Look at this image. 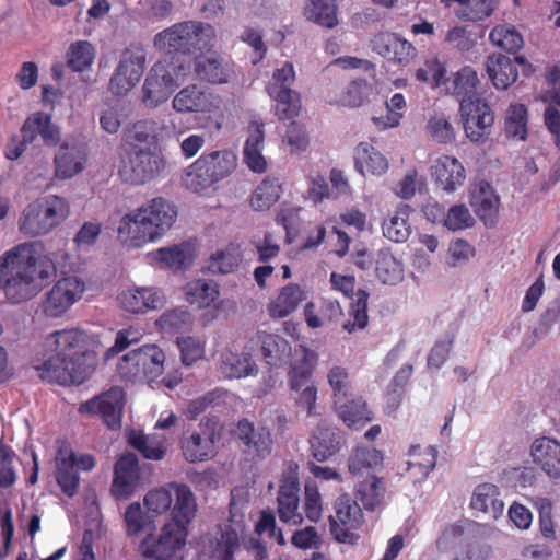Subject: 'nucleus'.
<instances>
[{"label": "nucleus", "mask_w": 560, "mask_h": 560, "mask_svg": "<svg viewBox=\"0 0 560 560\" xmlns=\"http://www.w3.org/2000/svg\"><path fill=\"white\" fill-rule=\"evenodd\" d=\"M69 214V203L65 198L51 195L30 203L20 220L23 234L36 236L50 232Z\"/></svg>", "instance_id": "5"}, {"label": "nucleus", "mask_w": 560, "mask_h": 560, "mask_svg": "<svg viewBox=\"0 0 560 560\" xmlns=\"http://www.w3.org/2000/svg\"><path fill=\"white\" fill-rule=\"evenodd\" d=\"M334 406L338 417L350 429L359 430L373 419L372 411L361 397L335 400Z\"/></svg>", "instance_id": "34"}, {"label": "nucleus", "mask_w": 560, "mask_h": 560, "mask_svg": "<svg viewBox=\"0 0 560 560\" xmlns=\"http://www.w3.org/2000/svg\"><path fill=\"white\" fill-rule=\"evenodd\" d=\"M242 452L252 460H262L271 454L272 438L264 425H255L246 418L241 419L232 432Z\"/></svg>", "instance_id": "15"}, {"label": "nucleus", "mask_w": 560, "mask_h": 560, "mask_svg": "<svg viewBox=\"0 0 560 560\" xmlns=\"http://www.w3.org/2000/svg\"><path fill=\"white\" fill-rule=\"evenodd\" d=\"M355 170L363 176L383 175L388 170V161L385 155L368 142H360L354 149Z\"/></svg>", "instance_id": "36"}, {"label": "nucleus", "mask_w": 560, "mask_h": 560, "mask_svg": "<svg viewBox=\"0 0 560 560\" xmlns=\"http://www.w3.org/2000/svg\"><path fill=\"white\" fill-rule=\"evenodd\" d=\"M533 462L549 477L560 476V442L556 439L541 436L530 445Z\"/></svg>", "instance_id": "27"}, {"label": "nucleus", "mask_w": 560, "mask_h": 560, "mask_svg": "<svg viewBox=\"0 0 560 560\" xmlns=\"http://www.w3.org/2000/svg\"><path fill=\"white\" fill-rule=\"evenodd\" d=\"M40 242L22 243L0 257V289L12 304L36 296L55 272Z\"/></svg>", "instance_id": "1"}, {"label": "nucleus", "mask_w": 560, "mask_h": 560, "mask_svg": "<svg viewBox=\"0 0 560 560\" xmlns=\"http://www.w3.org/2000/svg\"><path fill=\"white\" fill-rule=\"evenodd\" d=\"M48 340L52 341L56 352L68 357L75 364H84V370L93 373L96 354L91 347L94 341L85 330L80 328L56 330L49 334Z\"/></svg>", "instance_id": "8"}, {"label": "nucleus", "mask_w": 560, "mask_h": 560, "mask_svg": "<svg viewBox=\"0 0 560 560\" xmlns=\"http://www.w3.org/2000/svg\"><path fill=\"white\" fill-rule=\"evenodd\" d=\"M409 459L406 462V471L413 480H422L434 469L438 452L433 446L421 450L420 445H411L408 451Z\"/></svg>", "instance_id": "39"}, {"label": "nucleus", "mask_w": 560, "mask_h": 560, "mask_svg": "<svg viewBox=\"0 0 560 560\" xmlns=\"http://www.w3.org/2000/svg\"><path fill=\"white\" fill-rule=\"evenodd\" d=\"M313 457L325 462L340 448V438L336 428L320 422L310 440Z\"/></svg>", "instance_id": "35"}, {"label": "nucleus", "mask_w": 560, "mask_h": 560, "mask_svg": "<svg viewBox=\"0 0 560 560\" xmlns=\"http://www.w3.org/2000/svg\"><path fill=\"white\" fill-rule=\"evenodd\" d=\"M528 110L524 104H511L504 119L505 136L514 140H525L528 128Z\"/></svg>", "instance_id": "48"}, {"label": "nucleus", "mask_w": 560, "mask_h": 560, "mask_svg": "<svg viewBox=\"0 0 560 560\" xmlns=\"http://www.w3.org/2000/svg\"><path fill=\"white\" fill-rule=\"evenodd\" d=\"M375 264L376 277L384 284H395L402 279V266L389 252L380 250Z\"/></svg>", "instance_id": "56"}, {"label": "nucleus", "mask_w": 560, "mask_h": 560, "mask_svg": "<svg viewBox=\"0 0 560 560\" xmlns=\"http://www.w3.org/2000/svg\"><path fill=\"white\" fill-rule=\"evenodd\" d=\"M282 194L279 178L266 176L253 190L249 206L254 211H267L278 202Z\"/></svg>", "instance_id": "42"}, {"label": "nucleus", "mask_w": 560, "mask_h": 560, "mask_svg": "<svg viewBox=\"0 0 560 560\" xmlns=\"http://www.w3.org/2000/svg\"><path fill=\"white\" fill-rule=\"evenodd\" d=\"M304 299V292L298 284L283 287L278 296L268 305L272 318H283L296 310Z\"/></svg>", "instance_id": "44"}, {"label": "nucleus", "mask_w": 560, "mask_h": 560, "mask_svg": "<svg viewBox=\"0 0 560 560\" xmlns=\"http://www.w3.org/2000/svg\"><path fill=\"white\" fill-rule=\"evenodd\" d=\"M165 162L161 154L149 149L135 148L127 154L119 174L121 178L131 185H143L155 178Z\"/></svg>", "instance_id": "13"}, {"label": "nucleus", "mask_w": 560, "mask_h": 560, "mask_svg": "<svg viewBox=\"0 0 560 560\" xmlns=\"http://www.w3.org/2000/svg\"><path fill=\"white\" fill-rule=\"evenodd\" d=\"M119 302L125 311L139 314L162 307L164 295L156 288L142 287L122 292Z\"/></svg>", "instance_id": "28"}, {"label": "nucleus", "mask_w": 560, "mask_h": 560, "mask_svg": "<svg viewBox=\"0 0 560 560\" xmlns=\"http://www.w3.org/2000/svg\"><path fill=\"white\" fill-rule=\"evenodd\" d=\"M478 85L479 78L477 72L471 67L465 66L453 75V79L447 78L444 91L447 94L460 97V100L478 97L476 95Z\"/></svg>", "instance_id": "43"}, {"label": "nucleus", "mask_w": 560, "mask_h": 560, "mask_svg": "<svg viewBox=\"0 0 560 560\" xmlns=\"http://www.w3.org/2000/svg\"><path fill=\"white\" fill-rule=\"evenodd\" d=\"M176 218V206L163 197H155L120 219L118 237L131 247H141L163 236Z\"/></svg>", "instance_id": "2"}, {"label": "nucleus", "mask_w": 560, "mask_h": 560, "mask_svg": "<svg viewBox=\"0 0 560 560\" xmlns=\"http://www.w3.org/2000/svg\"><path fill=\"white\" fill-rule=\"evenodd\" d=\"M405 107V96L401 93H395L389 101L386 102L385 115L374 116L372 120L378 129L396 127L402 118V113L400 110Z\"/></svg>", "instance_id": "61"}, {"label": "nucleus", "mask_w": 560, "mask_h": 560, "mask_svg": "<svg viewBox=\"0 0 560 560\" xmlns=\"http://www.w3.org/2000/svg\"><path fill=\"white\" fill-rule=\"evenodd\" d=\"M470 506L472 510L480 511L491 518L500 517L504 510V503L500 498L499 488L488 482L476 487Z\"/></svg>", "instance_id": "37"}, {"label": "nucleus", "mask_w": 560, "mask_h": 560, "mask_svg": "<svg viewBox=\"0 0 560 560\" xmlns=\"http://www.w3.org/2000/svg\"><path fill=\"white\" fill-rule=\"evenodd\" d=\"M145 67V54L142 48H127L113 73L108 89L115 95L129 92L141 79Z\"/></svg>", "instance_id": "16"}, {"label": "nucleus", "mask_w": 560, "mask_h": 560, "mask_svg": "<svg viewBox=\"0 0 560 560\" xmlns=\"http://www.w3.org/2000/svg\"><path fill=\"white\" fill-rule=\"evenodd\" d=\"M188 529L176 524H164L158 538L148 534L140 542L139 549L145 559L182 560L178 556L186 544Z\"/></svg>", "instance_id": "11"}, {"label": "nucleus", "mask_w": 560, "mask_h": 560, "mask_svg": "<svg viewBox=\"0 0 560 560\" xmlns=\"http://www.w3.org/2000/svg\"><path fill=\"white\" fill-rule=\"evenodd\" d=\"M431 170L438 186L447 192L455 191L465 183L466 170L454 156L441 155L434 161Z\"/></svg>", "instance_id": "24"}, {"label": "nucleus", "mask_w": 560, "mask_h": 560, "mask_svg": "<svg viewBox=\"0 0 560 560\" xmlns=\"http://www.w3.org/2000/svg\"><path fill=\"white\" fill-rule=\"evenodd\" d=\"M124 405V389L113 386L101 395L82 402L78 410L81 415L100 416L108 428L116 429L120 427Z\"/></svg>", "instance_id": "18"}, {"label": "nucleus", "mask_w": 560, "mask_h": 560, "mask_svg": "<svg viewBox=\"0 0 560 560\" xmlns=\"http://www.w3.org/2000/svg\"><path fill=\"white\" fill-rule=\"evenodd\" d=\"M305 16L327 28L338 24L336 0H307Z\"/></svg>", "instance_id": "50"}, {"label": "nucleus", "mask_w": 560, "mask_h": 560, "mask_svg": "<svg viewBox=\"0 0 560 560\" xmlns=\"http://www.w3.org/2000/svg\"><path fill=\"white\" fill-rule=\"evenodd\" d=\"M300 483L295 476H283L279 487L277 502L278 515L282 522L300 524L302 515L299 512Z\"/></svg>", "instance_id": "25"}, {"label": "nucleus", "mask_w": 560, "mask_h": 560, "mask_svg": "<svg viewBox=\"0 0 560 560\" xmlns=\"http://www.w3.org/2000/svg\"><path fill=\"white\" fill-rule=\"evenodd\" d=\"M492 45L510 54L517 52L524 45V39L515 26L500 24L492 28L489 34Z\"/></svg>", "instance_id": "54"}, {"label": "nucleus", "mask_w": 560, "mask_h": 560, "mask_svg": "<svg viewBox=\"0 0 560 560\" xmlns=\"http://www.w3.org/2000/svg\"><path fill=\"white\" fill-rule=\"evenodd\" d=\"M186 301L198 308L210 306L219 298V287L212 280L195 279L185 285Z\"/></svg>", "instance_id": "45"}, {"label": "nucleus", "mask_w": 560, "mask_h": 560, "mask_svg": "<svg viewBox=\"0 0 560 560\" xmlns=\"http://www.w3.org/2000/svg\"><path fill=\"white\" fill-rule=\"evenodd\" d=\"M250 349L254 346L260 348L264 360L272 366L279 365L291 354V346L287 339L277 334L257 331L249 339Z\"/></svg>", "instance_id": "29"}, {"label": "nucleus", "mask_w": 560, "mask_h": 560, "mask_svg": "<svg viewBox=\"0 0 560 560\" xmlns=\"http://www.w3.org/2000/svg\"><path fill=\"white\" fill-rule=\"evenodd\" d=\"M372 49L384 59L398 65H407L417 56V49L410 42L393 33L375 35Z\"/></svg>", "instance_id": "21"}, {"label": "nucleus", "mask_w": 560, "mask_h": 560, "mask_svg": "<svg viewBox=\"0 0 560 560\" xmlns=\"http://www.w3.org/2000/svg\"><path fill=\"white\" fill-rule=\"evenodd\" d=\"M470 205L486 226H493L499 211V197L488 182H480L471 191Z\"/></svg>", "instance_id": "30"}, {"label": "nucleus", "mask_w": 560, "mask_h": 560, "mask_svg": "<svg viewBox=\"0 0 560 560\" xmlns=\"http://www.w3.org/2000/svg\"><path fill=\"white\" fill-rule=\"evenodd\" d=\"M459 112L466 137L474 143H485L494 122V113L487 101L480 97L462 98Z\"/></svg>", "instance_id": "12"}, {"label": "nucleus", "mask_w": 560, "mask_h": 560, "mask_svg": "<svg viewBox=\"0 0 560 560\" xmlns=\"http://www.w3.org/2000/svg\"><path fill=\"white\" fill-rule=\"evenodd\" d=\"M66 451L65 447L58 451L56 480L61 491L71 498L78 491L80 478L74 468V453L71 450L68 453Z\"/></svg>", "instance_id": "38"}, {"label": "nucleus", "mask_w": 560, "mask_h": 560, "mask_svg": "<svg viewBox=\"0 0 560 560\" xmlns=\"http://www.w3.org/2000/svg\"><path fill=\"white\" fill-rule=\"evenodd\" d=\"M384 494L385 482L381 477L371 476L357 487V497L369 511H374L382 503Z\"/></svg>", "instance_id": "51"}, {"label": "nucleus", "mask_w": 560, "mask_h": 560, "mask_svg": "<svg viewBox=\"0 0 560 560\" xmlns=\"http://www.w3.org/2000/svg\"><path fill=\"white\" fill-rule=\"evenodd\" d=\"M384 453L371 445H357L348 457V469L353 476L370 474L383 467Z\"/></svg>", "instance_id": "33"}, {"label": "nucleus", "mask_w": 560, "mask_h": 560, "mask_svg": "<svg viewBox=\"0 0 560 560\" xmlns=\"http://www.w3.org/2000/svg\"><path fill=\"white\" fill-rule=\"evenodd\" d=\"M370 92L371 85L366 80H353L343 91L342 96L339 100H335V103L348 107H359L369 97Z\"/></svg>", "instance_id": "62"}, {"label": "nucleus", "mask_w": 560, "mask_h": 560, "mask_svg": "<svg viewBox=\"0 0 560 560\" xmlns=\"http://www.w3.org/2000/svg\"><path fill=\"white\" fill-rule=\"evenodd\" d=\"M445 65L438 58L428 59L416 70L417 81L425 83L431 88H442L444 90L447 77Z\"/></svg>", "instance_id": "57"}, {"label": "nucleus", "mask_w": 560, "mask_h": 560, "mask_svg": "<svg viewBox=\"0 0 560 560\" xmlns=\"http://www.w3.org/2000/svg\"><path fill=\"white\" fill-rule=\"evenodd\" d=\"M334 509L335 515L329 516L330 534L338 542L357 544L360 536L355 530L364 521L360 505L349 494L345 493L336 499Z\"/></svg>", "instance_id": "10"}, {"label": "nucleus", "mask_w": 560, "mask_h": 560, "mask_svg": "<svg viewBox=\"0 0 560 560\" xmlns=\"http://www.w3.org/2000/svg\"><path fill=\"white\" fill-rule=\"evenodd\" d=\"M498 0H462L458 1L456 15L465 21L477 22L491 15Z\"/></svg>", "instance_id": "59"}, {"label": "nucleus", "mask_w": 560, "mask_h": 560, "mask_svg": "<svg viewBox=\"0 0 560 560\" xmlns=\"http://www.w3.org/2000/svg\"><path fill=\"white\" fill-rule=\"evenodd\" d=\"M168 487L175 493V503L171 512L172 518L167 523L176 524L187 529L197 512L195 495L185 483L170 482Z\"/></svg>", "instance_id": "32"}, {"label": "nucleus", "mask_w": 560, "mask_h": 560, "mask_svg": "<svg viewBox=\"0 0 560 560\" xmlns=\"http://www.w3.org/2000/svg\"><path fill=\"white\" fill-rule=\"evenodd\" d=\"M265 125L259 119H253L248 126V137L244 144L243 161L247 167L261 174L267 170V160L262 155L265 144Z\"/></svg>", "instance_id": "26"}, {"label": "nucleus", "mask_w": 560, "mask_h": 560, "mask_svg": "<svg viewBox=\"0 0 560 560\" xmlns=\"http://www.w3.org/2000/svg\"><path fill=\"white\" fill-rule=\"evenodd\" d=\"M410 212L411 208L408 205L397 207L394 214L383 222L384 236L396 243L406 242L411 233V228L408 223Z\"/></svg>", "instance_id": "46"}, {"label": "nucleus", "mask_w": 560, "mask_h": 560, "mask_svg": "<svg viewBox=\"0 0 560 560\" xmlns=\"http://www.w3.org/2000/svg\"><path fill=\"white\" fill-rule=\"evenodd\" d=\"M85 289V282L80 277H61L45 293L40 303L43 314L49 318L63 316L82 299Z\"/></svg>", "instance_id": "9"}, {"label": "nucleus", "mask_w": 560, "mask_h": 560, "mask_svg": "<svg viewBox=\"0 0 560 560\" xmlns=\"http://www.w3.org/2000/svg\"><path fill=\"white\" fill-rule=\"evenodd\" d=\"M141 382L152 383L163 374L165 354L161 348L155 345H145L142 347Z\"/></svg>", "instance_id": "53"}, {"label": "nucleus", "mask_w": 560, "mask_h": 560, "mask_svg": "<svg viewBox=\"0 0 560 560\" xmlns=\"http://www.w3.org/2000/svg\"><path fill=\"white\" fill-rule=\"evenodd\" d=\"M194 72L199 81L209 84H226L234 75L233 65L218 55L196 56Z\"/></svg>", "instance_id": "23"}, {"label": "nucleus", "mask_w": 560, "mask_h": 560, "mask_svg": "<svg viewBox=\"0 0 560 560\" xmlns=\"http://www.w3.org/2000/svg\"><path fill=\"white\" fill-rule=\"evenodd\" d=\"M86 152L79 144H62L55 155V175L57 178H71L84 168Z\"/></svg>", "instance_id": "31"}, {"label": "nucleus", "mask_w": 560, "mask_h": 560, "mask_svg": "<svg viewBox=\"0 0 560 560\" xmlns=\"http://www.w3.org/2000/svg\"><path fill=\"white\" fill-rule=\"evenodd\" d=\"M213 40L214 31L211 25L199 21H184L155 34L153 46L165 55H190L210 48Z\"/></svg>", "instance_id": "3"}, {"label": "nucleus", "mask_w": 560, "mask_h": 560, "mask_svg": "<svg viewBox=\"0 0 560 560\" xmlns=\"http://www.w3.org/2000/svg\"><path fill=\"white\" fill-rule=\"evenodd\" d=\"M21 138L13 136L7 143L4 155L8 160H18L26 147L33 143L40 136L46 147L54 148L61 140V132L57 125L51 121V116L44 112H35L30 115L21 127Z\"/></svg>", "instance_id": "6"}, {"label": "nucleus", "mask_w": 560, "mask_h": 560, "mask_svg": "<svg viewBox=\"0 0 560 560\" xmlns=\"http://www.w3.org/2000/svg\"><path fill=\"white\" fill-rule=\"evenodd\" d=\"M369 292L359 289L355 292V298L352 299V303L350 306L349 315L351 319L343 324L345 330L348 332H352L355 329H363L368 325L369 315H368V301H369Z\"/></svg>", "instance_id": "60"}, {"label": "nucleus", "mask_w": 560, "mask_h": 560, "mask_svg": "<svg viewBox=\"0 0 560 560\" xmlns=\"http://www.w3.org/2000/svg\"><path fill=\"white\" fill-rule=\"evenodd\" d=\"M128 443L147 459L160 460L166 453L164 439L155 435H145L141 432L131 431L128 436Z\"/></svg>", "instance_id": "49"}, {"label": "nucleus", "mask_w": 560, "mask_h": 560, "mask_svg": "<svg viewBox=\"0 0 560 560\" xmlns=\"http://www.w3.org/2000/svg\"><path fill=\"white\" fill-rule=\"evenodd\" d=\"M95 58V49L88 40L72 43L67 50V66L74 72L89 69Z\"/></svg>", "instance_id": "55"}, {"label": "nucleus", "mask_w": 560, "mask_h": 560, "mask_svg": "<svg viewBox=\"0 0 560 560\" xmlns=\"http://www.w3.org/2000/svg\"><path fill=\"white\" fill-rule=\"evenodd\" d=\"M83 366L84 364H75L68 357L56 352L40 364H35L34 369L43 381L59 385H80L91 376Z\"/></svg>", "instance_id": "17"}, {"label": "nucleus", "mask_w": 560, "mask_h": 560, "mask_svg": "<svg viewBox=\"0 0 560 560\" xmlns=\"http://www.w3.org/2000/svg\"><path fill=\"white\" fill-rule=\"evenodd\" d=\"M240 549L238 533L228 527L221 532L213 548V558L215 560H234L235 552Z\"/></svg>", "instance_id": "63"}, {"label": "nucleus", "mask_w": 560, "mask_h": 560, "mask_svg": "<svg viewBox=\"0 0 560 560\" xmlns=\"http://www.w3.org/2000/svg\"><path fill=\"white\" fill-rule=\"evenodd\" d=\"M140 479L138 457L133 453L120 456L114 466V478L110 488L115 499H128L131 497Z\"/></svg>", "instance_id": "20"}, {"label": "nucleus", "mask_w": 560, "mask_h": 560, "mask_svg": "<svg viewBox=\"0 0 560 560\" xmlns=\"http://www.w3.org/2000/svg\"><path fill=\"white\" fill-rule=\"evenodd\" d=\"M317 364V354L307 348L302 349V357L296 360L288 372L290 390H299L302 386L315 385L313 374Z\"/></svg>", "instance_id": "40"}, {"label": "nucleus", "mask_w": 560, "mask_h": 560, "mask_svg": "<svg viewBox=\"0 0 560 560\" xmlns=\"http://www.w3.org/2000/svg\"><path fill=\"white\" fill-rule=\"evenodd\" d=\"M218 433L215 424L207 420L195 430L184 432L179 444L184 458L188 463L206 462L214 457Z\"/></svg>", "instance_id": "14"}, {"label": "nucleus", "mask_w": 560, "mask_h": 560, "mask_svg": "<svg viewBox=\"0 0 560 560\" xmlns=\"http://www.w3.org/2000/svg\"><path fill=\"white\" fill-rule=\"evenodd\" d=\"M268 94L276 101V115L279 120H292L301 110L300 94L294 90L267 88Z\"/></svg>", "instance_id": "47"}, {"label": "nucleus", "mask_w": 560, "mask_h": 560, "mask_svg": "<svg viewBox=\"0 0 560 560\" xmlns=\"http://www.w3.org/2000/svg\"><path fill=\"white\" fill-rule=\"evenodd\" d=\"M242 255L238 246L229 244L211 255L208 261V270L212 273L233 272L241 264Z\"/></svg>", "instance_id": "52"}, {"label": "nucleus", "mask_w": 560, "mask_h": 560, "mask_svg": "<svg viewBox=\"0 0 560 560\" xmlns=\"http://www.w3.org/2000/svg\"><path fill=\"white\" fill-rule=\"evenodd\" d=\"M172 106L177 113L210 114L219 108L217 97L197 84L182 89L173 98Z\"/></svg>", "instance_id": "22"}, {"label": "nucleus", "mask_w": 560, "mask_h": 560, "mask_svg": "<svg viewBox=\"0 0 560 560\" xmlns=\"http://www.w3.org/2000/svg\"><path fill=\"white\" fill-rule=\"evenodd\" d=\"M515 63L522 66L525 75L532 74V63L524 56H516L514 60L502 54L488 56L486 69L490 81L497 90H508L518 78Z\"/></svg>", "instance_id": "19"}, {"label": "nucleus", "mask_w": 560, "mask_h": 560, "mask_svg": "<svg viewBox=\"0 0 560 560\" xmlns=\"http://www.w3.org/2000/svg\"><path fill=\"white\" fill-rule=\"evenodd\" d=\"M237 166V158L230 150L201 154L182 175L183 186L198 195L206 194L214 184L230 176Z\"/></svg>", "instance_id": "4"}, {"label": "nucleus", "mask_w": 560, "mask_h": 560, "mask_svg": "<svg viewBox=\"0 0 560 560\" xmlns=\"http://www.w3.org/2000/svg\"><path fill=\"white\" fill-rule=\"evenodd\" d=\"M189 66L177 59L176 65L160 60L151 68L142 88V100L149 107H156L165 102L184 79Z\"/></svg>", "instance_id": "7"}, {"label": "nucleus", "mask_w": 560, "mask_h": 560, "mask_svg": "<svg viewBox=\"0 0 560 560\" xmlns=\"http://www.w3.org/2000/svg\"><path fill=\"white\" fill-rule=\"evenodd\" d=\"M172 490L168 486L150 490L143 498L148 512L154 515L166 513L173 502Z\"/></svg>", "instance_id": "64"}, {"label": "nucleus", "mask_w": 560, "mask_h": 560, "mask_svg": "<svg viewBox=\"0 0 560 560\" xmlns=\"http://www.w3.org/2000/svg\"><path fill=\"white\" fill-rule=\"evenodd\" d=\"M342 310L338 301L322 299L318 303L308 302L304 308L305 322L311 328H318L328 322L338 319Z\"/></svg>", "instance_id": "41"}, {"label": "nucleus", "mask_w": 560, "mask_h": 560, "mask_svg": "<svg viewBox=\"0 0 560 560\" xmlns=\"http://www.w3.org/2000/svg\"><path fill=\"white\" fill-rule=\"evenodd\" d=\"M124 522L128 537H138L147 530L154 529L153 522L144 514L139 502H132L127 506Z\"/></svg>", "instance_id": "58"}]
</instances>
